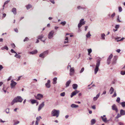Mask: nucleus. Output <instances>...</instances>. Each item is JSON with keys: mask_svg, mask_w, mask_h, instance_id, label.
<instances>
[{"mask_svg": "<svg viewBox=\"0 0 125 125\" xmlns=\"http://www.w3.org/2000/svg\"><path fill=\"white\" fill-rule=\"evenodd\" d=\"M5 111L6 113L7 114H8L9 112V108L6 109Z\"/></svg>", "mask_w": 125, "mask_h": 125, "instance_id": "obj_48", "label": "nucleus"}, {"mask_svg": "<svg viewBox=\"0 0 125 125\" xmlns=\"http://www.w3.org/2000/svg\"><path fill=\"white\" fill-rule=\"evenodd\" d=\"M87 51L88 52V55H90V56H91L90 54L92 52V49L91 48H90L89 49H87Z\"/></svg>", "mask_w": 125, "mask_h": 125, "instance_id": "obj_29", "label": "nucleus"}, {"mask_svg": "<svg viewBox=\"0 0 125 125\" xmlns=\"http://www.w3.org/2000/svg\"><path fill=\"white\" fill-rule=\"evenodd\" d=\"M115 15V13H114L111 15V16L112 17H113Z\"/></svg>", "mask_w": 125, "mask_h": 125, "instance_id": "obj_55", "label": "nucleus"}, {"mask_svg": "<svg viewBox=\"0 0 125 125\" xmlns=\"http://www.w3.org/2000/svg\"><path fill=\"white\" fill-rule=\"evenodd\" d=\"M116 56H115L113 60V61L112 62V64H115L116 62Z\"/></svg>", "mask_w": 125, "mask_h": 125, "instance_id": "obj_19", "label": "nucleus"}, {"mask_svg": "<svg viewBox=\"0 0 125 125\" xmlns=\"http://www.w3.org/2000/svg\"><path fill=\"white\" fill-rule=\"evenodd\" d=\"M11 46L13 48H14L15 47V45L14 43L11 44Z\"/></svg>", "mask_w": 125, "mask_h": 125, "instance_id": "obj_54", "label": "nucleus"}, {"mask_svg": "<svg viewBox=\"0 0 125 125\" xmlns=\"http://www.w3.org/2000/svg\"><path fill=\"white\" fill-rule=\"evenodd\" d=\"M112 109L113 110L115 111L116 113L118 112V110L116 105L114 104L112 106Z\"/></svg>", "mask_w": 125, "mask_h": 125, "instance_id": "obj_11", "label": "nucleus"}, {"mask_svg": "<svg viewBox=\"0 0 125 125\" xmlns=\"http://www.w3.org/2000/svg\"><path fill=\"white\" fill-rule=\"evenodd\" d=\"M120 125H123L124 124L122 122H119V123Z\"/></svg>", "mask_w": 125, "mask_h": 125, "instance_id": "obj_64", "label": "nucleus"}, {"mask_svg": "<svg viewBox=\"0 0 125 125\" xmlns=\"http://www.w3.org/2000/svg\"><path fill=\"white\" fill-rule=\"evenodd\" d=\"M114 91V89L112 87H111L110 90V94H111L113 93Z\"/></svg>", "mask_w": 125, "mask_h": 125, "instance_id": "obj_28", "label": "nucleus"}, {"mask_svg": "<svg viewBox=\"0 0 125 125\" xmlns=\"http://www.w3.org/2000/svg\"><path fill=\"white\" fill-rule=\"evenodd\" d=\"M121 50L120 49H118L116 50V51L117 52L119 53L120 52V51Z\"/></svg>", "mask_w": 125, "mask_h": 125, "instance_id": "obj_62", "label": "nucleus"}, {"mask_svg": "<svg viewBox=\"0 0 125 125\" xmlns=\"http://www.w3.org/2000/svg\"><path fill=\"white\" fill-rule=\"evenodd\" d=\"M12 11L14 15L16 14V9L15 8H13L12 10Z\"/></svg>", "mask_w": 125, "mask_h": 125, "instance_id": "obj_18", "label": "nucleus"}, {"mask_svg": "<svg viewBox=\"0 0 125 125\" xmlns=\"http://www.w3.org/2000/svg\"><path fill=\"white\" fill-rule=\"evenodd\" d=\"M50 83V80H49L47 81V83H45V86L47 88H49L50 87L51 85Z\"/></svg>", "mask_w": 125, "mask_h": 125, "instance_id": "obj_14", "label": "nucleus"}, {"mask_svg": "<svg viewBox=\"0 0 125 125\" xmlns=\"http://www.w3.org/2000/svg\"><path fill=\"white\" fill-rule=\"evenodd\" d=\"M101 60L99 59L96 61V66L95 68L94 69V74H96L99 70V67L100 63Z\"/></svg>", "mask_w": 125, "mask_h": 125, "instance_id": "obj_3", "label": "nucleus"}, {"mask_svg": "<svg viewBox=\"0 0 125 125\" xmlns=\"http://www.w3.org/2000/svg\"><path fill=\"white\" fill-rule=\"evenodd\" d=\"M79 92V91H78L76 90L72 92L71 95V97H72L73 96L77 94Z\"/></svg>", "mask_w": 125, "mask_h": 125, "instance_id": "obj_15", "label": "nucleus"}, {"mask_svg": "<svg viewBox=\"0 0 125 125\" xmlns=\"http://www.w3.org/2000/svg\"><path fill=\"white\" fill-rule=\"evenodd\" d=\"M53 4L55 3V2L54 0H49Z\"/></svg>", "mask_w": 125, "mask_h": 125, "instance_id": "obj_53", "label": "nucleus"}, {"mask_svg": "<svg viewBox=\"0 0 125 125\" xmlns=\"http://www.w3.org/2000/svg\"><path fill=\"white\" fill-rule=\"evenodd\" d=\"M72 87L73 89H76L78 87V85L76 84H73L72 85Z\"/></svg>", "mask_w": 125, "mask_h": 125, "instance_id": "obj_23", "label": "nucleus"}, {"mask_svg": "<svg viewBox=\"0 0 125 125\" xmlns=\"http://www.w3.org/2000/svg\"><path fill=\"white\" fill-rule=\"evenodd\" d=\"M44 102H43L41 104H40L39 106L38 110L39 111L44 107Z\"/></svg>", "mask_w": 125, "mask_h": 125, "instance_id": "obj_9", "label": "nucleus"}, {"mask_svg": "<svg viewBox=\"0 0 125 125\" xmlns=\"http://www.w3.org/2000/svg\"><path fill=\"white\" fill-rule=\"evenodd\" d=\"M59 110L55 109H53L51 113V114L52 116H55L56 117H58L59 116Z\"/></svg>", "mask_w": 125, "mask_h": 125, "instance_id": "obj_2", "label": "nucleus"}, {"mask_svg": "<svg viewBox=\"0 0 125 125\" xmlns=\"http://www.w3.org/2000/svg\"><path fill=\"white\" fill-rule=\"evenodd\" d=\"M113 56V55L112 54H111L109 56L108 58V59L111 60V59L112 58Z\"/></svg>", "mask_w": 125, "mask_h": 125, "instance_id": "obj_42", "label": "nucleus"}, {"mask_svg": "<svg viewBox=\"0 0 125 125\" xmlns=\"http://www.w3.org/2000/svg\"><path fill=\"white\" fill-rule=\"evenodd\" d=\"M92 109H96L95 106V105H94L92 106Z\"/></svg>", "mask_w": 125, "mask_h": 125, "instance_id": "obj_57", "label": "nucleus"}, {"mask_svg": "<svg viewBox=\"0 0 125 125\" xmlns=\"http://www.w3.org/2000/svg\"><path fill=\"white\" fill-rule=\"evenodd\" d=\"M120 25L119 24L116 25L115 26V28L116 29H118Z\"/></svg>", "mask_w": 125, "mask_h": 125, "instance_id": "obj_47", "label": "nucleus"}, {"mask_svg": "<svg viewBox=\"0 0 125 125\" xmlns=\"http://www.w3.org/2000/svg\"><path fill=\"white\" fill-rule=\"evenodd\" d=\"M119 11V12H121L122 11V8L121 7H119L118 8Z\"/></svg>", "mask_w": 125, "mask_h": 125, "instance_id": "obj_51", "label": "nucleus"}, {"mask_svg": "<svg viewBox=\"0 0 125 125\" xmlns=\"http://www.w3.org/2000/svg\"><path fill=\"white\" fill-rule=\"evenodd\" d=\"M71 82V81L70 80H69L65 84L66 85V87H67L69 86V85L70 83Z\"/></svg>", "mask_w": 125, "mask_h": 125, "instance_id": "obj_21", "label": "nucleus"}, {"mask_svg": "<svg viewBox=\"0 0 125 125\" xmlns=\"http://www.w3.org/2000/svg\"><path fill=\"white\" fill-rule=\"evenodd\" d=\"M66 21H62L60 23V24L62 25V26H64L66 24Z\"/></svg>", "mask_w": 125, "mask_h": 125, "instance_id": "obj_35", "label": "nucleus"}, {"mask_svg": "<svg viewBox=\"0 0 125 125\" xmlns=\"http://www.w3.org/2000/svg\"><path fill=\"white\" fill-rule=\"evenodd\" d=\"M120 104L123 107H125V102H122L120 103Z\"/></svg>", "mask_w": 125, "mask_h": 125, "instance_id": "obj_37", "label": "nucleus"}, {"mask_svg": "<svg viewBox=\"0 0 125 125\" xmlns=\"http://www.w3.org/2000/svg\"><path fill=\"white\" fill-rule=\"evenodd\" d=\"M70 75L72 76L73 75L74 72V68L73 67L71 68L70 70Z\"/></svg>", "mask_w": 125, "mask_h": 125, "instance_id": "obj_10", "label": "nucleus"}, {"mask_svg": "<svg viewBox=\"0 0 125 125\" xmlns=\"http://www.w3.org/2000/svg\"><path fill=\"white\" fill-rule=\"evenodd\" d=\"M37 52V50H35L32 52H30L29 53L30 54L33 55L36 54Z\"/></svg>", "mask_w": 125, "mask_h": 125, "instance_id": "obj_16", "label": "nucleus"}, {"mask_svg": "<svg viewBox=\"0 0 125 125\" xmlns=\"http://www.w3.org/2000/svg\"><path fill=\"white\" fill-rule=\"evenodd\" d=\"M30 101L32 104H33L36 102V100H35L31 99Z\"/></svg>", "mask_w": 125, "mask_h": 125, "instance_id": "obj_30", "label": "nucleus"}, {"mask_svg": "<svg viewBox=\"0 0 125 125\" xmlns=\"http://www.w3.org/2000/svg\"><path fill=\"white\" fill-rule=\"evenodd\" d=\"M10 1V0H7V1H6L5 2V3H4V5L3 6V10H4V7L5 5V4H7Z\"/></svg>", "mask_w": 125, "mask_h": 125, "instance_id": "obj_33", "label": "nucleus"}, {"mask_svg": "<svg viewBox=\"0 0 125 125\" xmlns=\"http://www.w3.org/2000/svg\"><path fill=\"white\" fill-rule=\"evenodd\" d=\"M120 98L119 97H118L117 98V99L116 100V101L118 103H119L120 102Z\"/></svg>", "mask_w": 125, "mask_h": 125, "instance_id": "obj_45", "label": "nucleus"}, {"mask_svg": "<svg viewBox=\"0 0 125 125\" xmlns=\"http://www.w3.org/2000/svg\"><path fill=\"white\" fill-rule=\"evenodd\" d=\"M29 39L27 37H26L25 39L23 41L24 42L28 41L29 40Z\"/></svg>", "mask_w": 125, "mask_h": 125, "instance_id": "obj_49", "label": "nucleus"}, {"mask_svg": "<svg viewBox=\"0 0 125 125\" xmlns=\"http://www.w3.org/2000/svg\"><path fill=\"white\" fill-rule=\"evenodd\" d=\"M42 119V118L40 116H39V117H36V121H39L40 120V119Z\"/></svg>", "mask_w": 125, "mask_h": 125, "instance_id": "obj_39", "label": "nucleus"}, {"mask_svg": "<svg viewBox=\"0 0 125 125\" xmlns=\"http://www.w3.org/2000/svg\"><path fill=\"white\" fill-rule=\"evenodd\" d=\"M23 100V99L22 98L21 96H17L13 99L11 103L10 104L11 105H13L15 103L18 102L21 103Z\"/></svg>", "mask_w": 125, "mask_h": 125, "instance_id": "obj_1", "label": "nucleus"}, {"mask_svg": "<svg viewBox=\"0 0 125 125\" xmlns=\"http://www.w3.org/2000/svg\"><path fill=\"white\" fill-rule=\"evenodd\" d=\"M65 95V93L64 92L61 93L60 94V95L62 96H64Z\"/></svg>", "mask_w": 125, "mask_h": 125, "instance_id": "obj_46", "label": "nucleus"}, {"mask_svg": "<svg viewBox=\"0 0 125 125\" xmlns=\"http://www.w3.org/2000/svg\"><path fill=\"white\" fill-rule=\"evenodd\" d=\"M6 14H5V13H4L3 14V16H2V18H5L6 16Z\"/></svg>", "mask_w": 125, "mask_h": 125, "instance_id": "obj_56", "label": "nucleus"}, {"mask_svg": "<svg viewBox=\"0 0 125 125\" xmlns=\"http://www.w3.org/2000/svg\"><path fill=\"white\" fill-rule=\"evenodd\" d=\"M121 115H122L121 114H118L116 116V117L115 118H118L119 117H121Z\"/></svg>", "mask_w": 125, "mask_h": 125, "instance_id": "obj_43", "label": "nucleus"}, {"mask_svg": "<svg viewBox=\"0 0 125 125\" xmlns=\"http://www.w3.org/2000/svg\"><path fill=\"white\" fill-rule=\"evenodd\" d=\"M14 57H16V58L19 59L21 57V56L20 55L17 54V53H16V54L14 55Z\"/></svg>", "mask_w": 125, "mask_h": 125, "instance_id": "obj_32", "label": "nucleus"}, {"mask_svg": "<svg viewBox=\"0 0 125 125\" xmlns=\"http://www.w3.org/2000/svg\"><path fill=\"white\" fill-rule=\"evenodd\" d=\"M83 19H82L80 21L78 25V27L80 28L82 25H84L85 24V21H84Z\"/></svg>", "mask_w": 125, "mask_h": 125, "instance_id": "obj_5", "label": "nucleus"}, {"mask_svg": "<svg viewBox=\"0 0 125 125\" xmlns=\"http://www.w3.org/2000/svg\"><path fill=\"white\" fill-rule=\"evenodd\" d=\"M48 51L47 50L44 52L42 53H41L39 55L40 57L42 58H44L48 54Z\"/></svg>", "mask_w": 125, "mask_h": 125, "instance_id": "obj_4", "label": "nucleus"}, {"mask_svg": "<svg viewBox=\"0 0 125 125\" xmlns=\"http://www.w3.org/2000/svg\"><path fill=\"white\" fill-rule=\"evenodd\" d=\"M11 83L10 84L11 87V88H13L17 84V83L14 82L13 80H12L11 81Z\"/></svg>", "mask_w": 125, "mask_h": 125, "instance_id": "obj_8", "label": "nucleus"}, {"mask_svg": "<svg viewBox=\"0 0 125 125\" xmlns=\"http://www.w3.org/2000/svg\"><path fill=\"white\" fill-rule=\"evenodd\" d=\"M105 116L106 115H104L103 116H101V117L103 121L106 123L107 122V118L106 117H105Z\"/></svg>", "mask_w": 125, "mask_h": 125, "instance_id": "obj_12", "label": "nucleus"}, {"mask_svg": "<svg viewBox=\"0 0 125 125\" xmlns=\"http://www.w3.org/2000/svg\"><path fill=\"white\" fill-rule=\"evenodd\" d=\"M91 36V35L90 33V32H88L86 35V37L88 38Z\"/></svg>", "mask_w": 125, "mask_h": 125, "instance_id": "obj_36", "label": "nucleus"}, {"mask_svg": "<svg viewBox=\"0 0 125 125\" xmlns=\"http://www.w3.org/2000/svg\"><path fill=\"white\" fill-rule=\"evenodd\" d=\"M101 39L103 40H104L105 39V34L104 33H102L101 34Z\"/></svg>", "mask_w": 125, "mask_h": 125, "instance_id": "obj_17", "label": "nucleus"}, {"mask_svg": "<svg viewBox=\"0 0 125 125\" xmlns=\"http://www.w3.org/2000/svg\"><path fill=\"white\" fill-rule=\"evenodd\" d=\"M44 37V36L42 34L41 35H40L38 36L37 37V38L39 39H40L41 41L43 42H44L45 39L44 40H42V39Z\"/></svg>", "mask_w": 125, "mask_h": 125, "instance_id": "obj_13", "label": "nucleus"}, {"mask_svg": "<svg viewBox=\"0 0 125 125\" xmlns=\"http://www.w3.org/2000/svg\"><path fill=\"white\" fill-rule=\"evenodd\" d=\"M117 21L118 22H121V21L119 19L117 18Z\"/></svg>", "mask_w": 125, "mask_h": 125, "instance_id": "obj_61", "label": "nucleus"}, {"mask_svg": "<svg viewBox=\"0 0 125 125\" xmlns=\"http://www.w3.org/2000/svg\"><path fill=\"white\" fill-rule=\"evenodd\" d=\"M71 107L73 108H76L78 107V105H76L74 104H73L71 105Z\"/></svg>", "mask_w": 125, "mask_h": 125, "instance_id": "obj_24", "label": "nucleus"}, {"mask_svg": "<svg viewBox=\"0 0 125 125\" xmlns=\"http://www.w3.org/2000/svg\"><path fill=\"white\" fill-rule=\"evenodd\" d=\"M12 53H14L16 54V53H17L16 52L14 51L13 49H11L10 51Z\"/></svg>", "mask_w": 125, "mask_h": 125, "instance_id": "obj_52", "label": "nucleus"}, {"mask_svg": "<svg viewBox=\"0 0 125 125\" xmlns=\"http://www.w3.org/2000/svg\"><path fill=\"white\" fill-rule=\"evenodd\" d=\"M121 74L122 75H124L125 74V71H122L121 72Z\"/></svg>", "mask_w": 125, "mask_h": 125, "instance_id": "obj_44", "label": "nucleus"}, {"mask_svg": "<svg viewBox=\"0 0 125 125\" xmlns=\"http://www.w3.org/2000/svg\"><path fill=\"white\" fill-rule=\"evenodd\" d=\"M97 99V98L96 97H95L94 98L93 100L94 101H95Z\"/></svg>", "mask_w": 125, "mask_h": 125, "instance_id": "obj_60", "label": "nucleus"}, {"mask_svg": "<svg viewBox=\"0 0 125 125\" xmlns=\"http://www.w3.org/2000/svg\"><path fill=\"white\" fill-rule=\"evenodd\" d=\"M84 67H83L81 69V70L79 71V73H83L84 70Z\"/></svg>", "mask_w": 125, "mask_h": 125, "instance_id": "obj_38", "label": "nucleus"}, {"mask_svg": "<svg viewBox=\"0 0 125 125\" xmlns=\"http://www.w3.org/2000/svg\"><path fill=\"white\" fill-rule=\"evenodd\" d=\"M13 122L14 123L13 124V125H16L20 123V122L19 121H15V120H13Z\"/></svg>", "mask_w": 125, "mask_h": 125, "instance_id": "obj_31", "label": "nucleus"}, {"mask_svg": "<svg viewBox=\"0 0 125 125\" xmlns=\"http://www.w3.org/2000/svg\"><path fill=\"white\" fill-rule=\"evenodd\" d=\"M120 114L122 115H125V111L122 109L120 111Z\"/></svg>", "mask_w": 125, "mask_h": 125, "instance_id": "obj_20", "label": "nucleus"}, {"mask_svg": "<svg viewBox=\"0 0 125 125\" xmlns=\"http://www.w3.org/2000/svg\"><path fill=\"white\" fill-rule=\"evenodd\" d=\"M116 94L115 92H114V94L112 96V97H116Z\"/></svg>", "mask_w": 125, "mask_h": 125, "instance_id": "obj_50", "label": "nucleus"}, {"mask_svg": "<svg viewBox=\"0 0 125 125\" xmlns=\"http://www.w3.org/2000/svg\"><path fill=\"white\" fill-rule=\"evenodd\" d=\"M32 7V6L30 4H29L26 6V8L27 10H28L30 8H31Z\"/></svg>", "mask_w": 125, "mask_h": 125, "instance_id": "obj_27", "label": "nucleus"}, {"mask_svg": "<svg viewBox=\"0 0 125 125\" xmlns=\"http://www.w3.org/2000/svg\"><path fill=\"white\" fill-rule=\"evenodd\" d=\"M14 31L16 32H18V30L17 28H15L14 29Z\"/></svg>", "mask_w": 125, "mask_h": 125, "instance_id": "obj_58", "label": "nucleus"}, {"mask_svg": "<svg viewBox=\"0 0 125 125\" xmlns=\"http://www.w3.org/2000/svg\"><path fill=\"white\" fill-rule=\"evenodd\" d=\"M111 60H109L108 59H107V63L108 64H109L111 63Z\"/></svg>", "mask_w": 125, "mask_h": 125, "instance_id": "obj_41", "label": "nucleus"}, {"mask_svg": "<svg viewBox=\"0 0 125 125\" xmlns=\"http://www.w3.org/2000/svg\"><path fill=\"white\" fill-rule=\"evenodd\" d=\"M106 92L105 91H104L103 92V94H106Z\"/></svg>", "mask_w": 125, "mask_h": 125, "instance_id": "obj_63", "label": "nucleus"}, {"mask_svg": "<svg viewBox=\"0 0 125 125\" xmlns=\"http://www.w3.org/2000/svg\"><path fill=\"white\" fill-rule=\"evenodd\" d=\"M77 8L79 9H85V8H83L81 7L80 6H78L77 7Z\"/></svg>", "mask_w": 125, "mask_h": 125, "instance_id": "obj_40", "label": "nucleus"}, {"mask_svg": "<svg viewBox=\"0 0 125 125\" xmlns=\"http://www.w3.org/2000/svg\"><path fill=\"white\" fill-rule=\"evenodd\" d=\"M54 33V31L52 30L50 31L48 35V37L49 39H52L53 37V35Z\"/></svg>", "mask_w": 125, "mask_h": 125, "instance_id": "obj_6", "label": "nucleus"}, {"mask_svg": "<svg viewBox=\"0 0 125 125\" xmlns=\"http://www.w3.org/2000/svg\"><path fill=\"white\" fill-rule=\"evenodd\" d=\"M96 121L94 119H93L91 120V125H93L96 122Z\"/></svg>", "mask_w": 125, "mask_h": 125, "instance_id": "obj_22", "label": "nucleus"}, {"mask_svg": "<svg viewBox=\"0 0 125 125\" xmlns=\"http://www.w3.org/2000/svg\"><path fill=\"white\" fill-rule=\"evenodd\" d=\"M1 49L2 50L6 49L7 50L8 49V47L6 46H5L4 47H2L1 48Z\"/></svg>", "mask_w": 125, "mask_h": 125, "instance_id": "obj_34", "label": "nucleus"}, {"mask_svg": "<svg viewBox=\"0 0 125 125\" xmlns=\"http://www.w3.org/2000/svg\"><path fill=\"white\" fill-rule=\"evenodd\" d=\"M7 90V88L6 87V86L4 85H3V88L2 89V90L5 93L6 92V91Z\"/></svg>", "mask_w": 125, "mask_h": 125, "instance_id": "obj_25", "label": "nucleus"}, {"mask_svg": "<svg viewBox=\"0 0 125 125\" xmlns=\"http://www.w3.org/2000/svg\"><path fill=\"white\" fill-rule=\"evenodd\" d=\"M57 79L56 77H55L53 79V84H55L56 83Z\"/></svg>", "mask_w": 125, "mask_h": 125, "instance_id": "obj_26", "label": "nucleus"}, {"mask_svg": "<svg viewBox=\"0 0 125 125\" xmlns=\"http://www.w3.org/2000/svg\"><path fill=\"white\" fill-rule=\"evenodd\" d=\"M100 95V93H99L96 96V97L97 98L99 97Z\"/></svg>", "mask_w": 125, "mask_h": 125, "instance_id": "obj_59", "label": "nucleus"}, {"mask_svg": "<svg viewBox=\"0 0 125 125\" xmlns=\"http://www.w3.org/2000/svg\"><path fill=\"white\" fill-rule=\"evenodd\" d=\"M35 97L36 99L39 100H40L43 98V96L41 94H38Z\"/></svg>", "mask_w": 125, "mask_h": 125, "instance_id": "obj_7", "label": "nucleus"}]
</instances>
